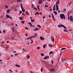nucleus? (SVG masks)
Here are the masks:
<instances>
[{"label": "nucleus", "instance_id": "obj_1", "mask_svg": "<svg viewBox=\"0 0 73 73\" xmlns=\"http://www.w3.org/2000/svg\"><path fill=\"white\" fill-rule=\"evenodd\" d=\"M56 10L57 11H58L59 10V9H58V5H57V4H60V1L58 0V2H56Z\"/></svg>", "mask_w": 73, "mask_h": 73}, {"label": "nucleus", "instance_id": "obj_2", "mask_svg": "<svg viewBox=\"0 0 73 73\" xmlns=\"http://www.w3.org/2000/svg\"><path fill=\"white\" fill-rule=\"evenodd\" d=\"M60 17L61 19H65V15L64 14H61L60 15Z\"/></svg>", "mask_w": 73, "mask_h": 73}, {"label": "nucleus", "instance_id": "obj_3", "mask_svg": "<svg viewBox=\"0 0 73 73\" xmlns=\"http://www.w3.org/2000/svg\"><path fill=\"white\" fill-rule=\"evenodd\" d=\"M20 6L21 9H22V12H25V9H24V8H23V5H22V3L21 4Z\"/></svg>", "mask_w": 73, "mask_h": 73}, {"label": "nucleus", "instance_id": "obj_4", "mask_svg": "<svg viewBox=\"0 0 73 73\" xmlns=\"http://www.w3.org/2000/svg\"><path fill=\"white\" fill-rule=\"evenodd\" d=\"M70 20L71 22H72L73 21V16H72V15H71L70 16Z\"/></svg>", "mask_w": 73, "mask_h": 73}, {"label": "nucleus", "instance_id": "obj_5", "mask_svg": "<svg viewBox=\"0 0 73 73\" xmlns=\"http://www.w3.org/2000/svg\"><path fill=\"white\" fill-rule=\"evenodd\" d=\"M51 39L52 42H54V38L53 36H51Z\"/></svg>", "mask_w": 73, "mask_h": 73}, {"label": "nucleus", "instance_id": "obj_6", "mask_svg": "<svg viewBox=\"0 0 73 73\" xmlns=\"http://www.w3.org/2000/svg\"><path fill=\"white\" fill-rule=\"evenodd\" d=\"M40 38L41 40H44L45 39L44 37H42V36H40Z\"/></svg>", "mask_w": 73, "mask_h": 73}, {"label": "nucleus", "instance_id": "obj_7", "mask_svg": "<svg viewBox=\"0 0 73 73\" xmlns=\"http://www.w3.org/2000/svg\"><path fill=\"white\" fill-rule=\"evenodd\" d=\"M63 26V25H58V27L59 28H61V27H62Z\"/></svg>", "mask_w": 73, "mask_h": 73}, {"label": "nucleus", "instance_id": "obj_8", "mask_svg": "<svg viewBox=\"0 0 73 73\" xmlns=\"http://www.w3.org/2000/svg\"><path fill=\"white\" fill-rule=\"evenodd\" d=\"M42 3V0H39V2H38V4H41Z\"/></svg>", "mask_w": 73, "mask_h": 73}, {"label": "nucleus", "instance_id": "obj_9", "mask_svg": "<svg viewBox=\"0 0 73 73\" xmlns=\"http://www.w3.org/2000/svg\"><path fill=\"white\" fill-rule=\"evenodd\" d=\"M50 70L51 72H54V71H55V68H51Z\"/></svg>", "mask_w": 73, "mask_h": 73}, {"label": "nucleus", "instance_id": "obj_10", "mask_svg": "<svg viewBox=\"0 0 73 73\" xmlns=\"http://www.w3.org/2000/svg\"><path fill=\"white\" fill-rule=\"evenodd\" d=\"M31 22H35V21L34 20L32 19V17H31Z\"/></svg>", "mask_w": 73, "mask_h": 73}, {"label": "nucleus", "instance_id": "obj_11", "mask_svg": "<svg viewBox=\"0 0 73 73\" xmlns=\"http://www.w3.org/2000/svg\"><path fill=\"white\" fill-rule=\"evenodd\" d=\"M26 14L27 15H30V14L29 13V12H28V11L26 12Z\"/></svg>", "mask_w": 73, "mask_h": 73}, {"label": "nucleus", "instance_id": "obj_12", "mask_svg": "<svg viewBox=\"0 0 73 73\" xmlns=\"http://www.w3.org/2000/svg\"><path fill=\"white\" fill-rule=\"evenodd\" d=\"M39 15L40 14V13H38V12H36V13H35V16H36V15Z\"/></svg>", "mask_w": 73, "mask_h": 73}, {"label": "nucleus", "instance_id": "obj_13", "mask_svg": "<svg viewBox=\"0 0 73 73\" xmlns=\"http://www.w3.org/2000/svg\"><path fill=\"white\" fill-rule=\"evenodd\" d=\"M46 44H44L43 45V48H45L46 47Z\"/></svg>", "mask_w": 73, "mask_h": 73}, {"label": "nucleus", "instance_id": "obj_14", "mask_svg": "<svg viewBox=\"0 0 73 73\" xmlns=\"http://www.w3.org/2000/svg\"><path fill=\"white\" fill-rule=\"evenodd\" d=\"M35 36H32L33 38V37H36L37 35V34H35Z\"/></svg>", "mask_w": 73, "mask_h": 73}, {"label": "nucleus", "instance_id": "obj_15", "mask_svg": "<svg viewBox=\"0 0 73 73\" xmlns=\"http://www.w3.org/2000/svg\"><path fill=\"white\" fill-rule=\"evenodd\" d=\"M9 15H6V17H7V19H8V18H9Z\"/></svg>", "mask_w": 73, "mask_h": 73}, {"label": "nucleus", "instance_id": "obj_16", "mask_svg": "<svg viewBox=\"0 0 73 73\" xmlns=\"http://www.w3.org/2000/svg\"><path fill=\"white\" fill-rule=\"evenodd\" d=\"M7 12L8 13H9V12H10V10H9V9H8L7 10Z\"/></svg>", "mask_w": 73, "mask_h": 73}, {"label": "nucleus", "instance_id": "obj_17", "mask_svg": "<svg viewBox=\"0 0 73 73\" xmlns=\"http://www.w3.org/2000/svg\"><path fill=\"white\" fill-rule=\"evenodd\" d=\"M14 31H15V28H14V27H13L12 28V32H14Z\"/></svg>", "mask_w": 73, "mask_h": 73}, {"label": "nucleus", "instance_id": "obj_18", "mask_svg": "<svg viewBox=\"0 0 73 73\" xmlns=\"http://www.w3.org/2000/svg\"><path fill=\"white\" fill-rule=\"evenodd\" d=\"M48 46H49L50 47H52V44H48Z\"/></svg>", "mask_w": 73, "mask_h": 73}, {"label": "nucleus", "instance_id": "obj_19", "mask_svg": "<svg viewBox=\"0 0 73 73\" xmlns=\"http://www.w3.org/2000/svg\"><path fill=\"white\" fill-rule=\"evenodd\" d=\"M33 38V37H32V36H30L29 37H28L27 38V39H30V38Z\"/></svg>", "mask_w": 73, "mask_h": 73}, {"label": "nucleus", "instance_id": "obj_20", "mask_svg": "<svg viewBox=\"0 0 73 73\" xmlns=\"http://www.w3.org/2000/svg\"><path fill=\"white\" fill-rule=\"evenodd\" d=\"M14 11H15V12H17V9H15L14 10Z\"/></svg>", "mask_w": 73, "mask_h": 73}, {"label": "nucleus", "instance_id": "obj_21", "mask_svg": "<svg viewBox=\"0 0 73 73\" xmlns=\"http://www.w3.org/2000/svg\"><path fill=\"white\" fill-rule=\"evenodd\" d=\"M17 67H19V68H20V66L19 65H15Z\"/></svg>", "mask_w": 73, "mask_h": 73}, {"label": "nucleus", "instance_id": "obj_22", "mask_svg": "<svg viewBox=\"0 0 73 73\" xmlns=\"http://www.w3.org/2000/svg\"><path fill=\"white\" fill-rule=\"evenodd\" d=\"M54 13H55V15H56L57 14V13L56 11H54L53 12Z\"/></svg>", "mask_w": 73, "mask_h": 73}, {"label": "nucleus", "instance_id": "obj_23", "mask_svg": "<svg viewBox=\"0 0 73 73\" xmlns=\"http://www.w3.org/2000/svg\"><path fill=\"white\" fill-rule=\"evenodd\" d=\"M53 52H52L51 51L49 52V54H53Z\"/></svg>", "mask_w": 73, "mask_h": 73}, {"label": "nucleus", "instance_id": "obj_24", "mask_svg": "<svg viewBox=\"0 0 73 73\" xmlns=\"http://www.w3.org/2000/svg\"><path fill=\"white\" fill-rule=\"evenodd\" d=\"M19 19H20V20H23V17H19Z\"/></svg>", "mask_w": 73, "mask_h": 73}, {"label": "nucleus", "instance_id": "obj_25", "mask_svg": "<svg viewBox=\"0 0 73 73\" xmlns=\"http://www.w3.org/2000/svg\"><path fill=\"white\" fill-rule=\"evenodd\" d=\"M37 26V27H39L40 28H41V26H40V25H38Z\"/></svg>", "mask_w": 73, "mask_h": 73}, {"label": "nucleus", "instance_id": "obj_26", "mask_svg": "<svg viewBox=\"0 0 73 73\" xmlns=\"http://www.w3.org/2000/svg\"><path fill=\"white\" fill-rule=\"evenodd\" d=\"M34 7V5L33 4H32L31 6V8H33Z\"/></svg>", "mask_w": 73, "mask_h": 73}, {"label": "nucleus", "instance_id": "obj_27", "mask_svg": "<svg viewBox=\"0 0 73 73\" xmlns=\"http://www.w3.org/2000/svg\"><path fill=\"white\" fill-rule=\"evenodd\" d=\"M17 2H20V1H22L21 0H17Z\"/></svg>", "mask_w": 73, "mask_h": 73}, {"label": "nucleus", "instance_id": "obj_28", "mask_svg": "<svg viewBox=\"0 0 73 73\" xmlns=\"http://www.w3.org/2000/svg\"><path fill=\"white\" fill-rule=\"evenodd\" d=\"M21 22L22 23L24 24L25 23V21H21Z\"/></svg>", "mask_w": 73, "mask_h": 73}, {"label": "nucleus", "instance_id": "obj_29", "mask_svg": "<svg viewBox=\"0 0 73 73\" xmlns=\"http://www.w3.org/2000/svg\"><path fill=\"white\" fill-rule=\"evenodd\" d=\"M62 27H63V28H65V29H66V27H65V26H64V25H63Z\"/></svg>", "mask_w": 73, "mask_h": 73}, {"label": "nucleus", "instance_id": "obj_30", "mask_svg": "<svg viewBox=\"0 0 73 73\" xmlns=\"http://www.w3.org/2000/svg\"><path fill=\"white\" fill-rule=\"evenodd\" d=\"M66 49V48H62V50H64Z\"/></svg>", "mask_w": 73, "mask_h": 73}, {"label": "nucleus", "instance_id": "obj_31", "mask_svg": "<svg viewBox=\"0 0 73 73\" xmlns=\"http://www.w3.org/2000/svg\"><path fill=\"white\" fill-rule=\"evenodd\" d=\"M5 7L6 8H8V6H7V5H5Z\"/></svg>", "mask_w": 73, "mask_h": 73}, {"label": "nucleus", "instance_id": "obj_32", "mask_svg": "<svg viewBox=\"0 0 73 73\" xmlns=\"http://www.w3.org/2000/svg\"><path fill=\"white\" fill-rule=\"evenodd\" d=\"M46 58H47V57H46V56L45 57H44V60H46Z\"/></svg>", "mask_w": 73, "mask_h": 73}, {"label": "nucleus", "instance_id": "obj_33", "mask_svg": "<svg viewBox=\"0 0 73 73\" xmlns=\"http://www.w3.org/2000/svg\"><path fill=\"white\" fill-rule=\"evenodd\" d=\"M41 55L42 56H44V54H43V53H41Z\"/></svg>", "mask_w": 73, "mask_h": 73}, {"label": "nucleus", "instance_id": "obj_34", "mask_svg": "<svg viewBox=\"0 0 73 73\" xmlns=\"http://www.w3.org/2000/svg\"><path fill=\"white\" fill-rule=\"evenodd\" d=\"M35 29L36 31H38V29L37 28H35Z\"/></svg>", "mask_w": 73, "mask_h": 73}, {"label": "nucleus", "instance_id": "obj_35", "mask_svg": "<svg viewBox=\"0 0 73 73\" xmlns=\"http://www.w3.org/2000/svg\"><path fill=\"white\" fill-rule=\"evenodd\" d=\"M64 31L65 32H67V30L65 29H64Z\"/></svg>", "mask_w": 73, "mask_h": 73}, {"label": "nucleus", "instance_id": "obj_36", "mask_svg": "<svg viewBox=\"0 0 73 73\" xmlns=\"http://www.w3.org/2000/svg\"><path fill=\"white\" fill-rule=\"evenodd\" d=\"M27 57L28 58V59L29 58V55H27Z\"/></svg>", "mask_w": 73, "mask_h": 73}, {"label": "nucleus", "instance_id": "obj_37", "mask_svg": "<svg viewBox=\"0 0 73 73\" xmlns=\"http://www.w3.org/2000/svg\"><path fill=\"white\" fill-rule=\"evenodd\" d=\"M45 7H49V6H48V5H45Z\"/></svg>", "mask_w": 73, "mask_h": 73}, {"label": "nucleus", "instance_id": "obj_38", "mask_svg": "<svg viewBox=\"0 0 73 73\" xmlns=\"http://www.w3.org/2000/svg\"><path fill=\"white\" fill-rule=\"evenodd\" d=\"M9 19H11V20H12V17H11L10 16H9Z\"/></svg>", "mask_w": 73, "mask_h": 73}, {"label": "nucleus", "instance_id": "obj_39", "mask_svg": "<svg viewBox=\"0 0 73 73\" xmlns=\"http://www.w3.org/2000/svg\"><path fill=\"white\" fill-rule=\"evenodd\" d=\"M23 50H24V51H25V52H26V50H25V49H24V48H23Z\"/></svg>", "mask_w": 73, "mask_h": 73}, {"label": "nucleus", "instance_id": "obj_40", "mask_svg": "<svg viewBox=\"0 0 73 73\" xmlns=\"http://www.w3.org/2000/svg\"><path fill=\"white\" fill-rule=\"evenodd\" d=\"M53 60H51V63H52V64H53Z\"/></svg>", "mask_w": 73, "mask_h": 73}, {"label": "nucleus", "instance_id": "obj_41", "mask_svg": "<svg viewBox=\"0 0 73 73\" xmlns=\"http://www.w3.org/2000/svg\"><path fill=\"white\" fill-rule=\"evenodd\" d=\"M4 42H4V41H3L1 42V43L2 44H4Z\"/></svg>", "mask_w": 73, "mask_h": 73}, {"label": "nucleus", "instance_id": "obj_42", "mask_svg": "<svg viewBox=\"0 0 73 73\" xmlns=\"http://www.w3.org/2000/svg\"><path fill=\"white\" fill-rule=\"evenodd\" d=\"M25 29H27V30H28V28L27 27H25Z\"/></svg>", "mask_w": 73, "mask_h": 73}, {"label": "nucleus", "instance_id": "obj_43", "mask_svg": "<svg viewBox=\"0 0 73 73\" xmlns=\"http://www.w3.org/2000/svg\"><path fill=\"white\" fill-rule=\"evenodd\" d=\"M43 70V68H42V69H41V72H42Z\"/></svg>", "mask_w": 73, "mask_h": 73}, {"label": "nucleus", "instance_id": "obj_44", "mask_svg": "<svg viewBox=\"0 0 73 73\" xmlns=\"http://www.w3.org/2000/svg\"><path fill=\"white\" fill-rule=\"evenodd\" d=\"M15 56H17V55H18V54H17V53L15 54Z\"/></svg>", "mask_w": 73, "mask_h": 73}, {"label": "nucleus", "instance_id": "obj_45", "mask_svg": "<svg viewBox=\"0 0 73 73\" xmlns=\"http://www.w3.org/2000/svg\"><path fill=\"white\" fill-rule=\"evenodd\" d=\"M37 48L38 49H40V47H38Z\"/></svg>", "mask_w": 73, "mask_h": 73}, {"label": "nucleus", "instance_id": "obj_46", "mask_svg": "<svg viewBox=\"0 0 73 73\" xmlns=\"http://www.w3.org/2000/svg\"><path fill=\"white\" fill-rule=\"evenodd\" d=\"M63 11H64V12H65V11H66V9H63Z\"/></svg>", "mask_w": 73, "mask_h": 73}, {"label": "nucleus", "instance_id": "obj_47", "mask_svg": "<svg viewBox=\"0 0 73 73\" xmlns=\"http://www.w3.org/2000/svg\"><path fill=\"white\" fill-rule=\"evenodd\" d=\"M19 13H22V11H20L19 12Z\"/></svg>", "mask_w": 73, "mask_h": 73}, {"label": "nucleus", "instance_id": "obj_48", "mask_svg": "<svg viewBox=\"0 0 73 73\" xmlns=\"http://www.w3.org/2000/svg\"><path fill=\"white\" fill-rule=\"evenodd\" d=\"M29 25H30V26H31V27H32V23H31V24Z\"/></svg>", "mask_w": 73, "mask_h": 73}, {"label": "nucleus", "instance_id": "obj_49", "mask_svg": "<svg viewBox=\"0 0 73 73\" xmlns=\"http://www.w3.org/2000/svg\"><path fill=\"white\" fill-rule=\"evenodd\" d=\"M3 33H5V30H3Z\"/></svg>", "mask_w": 73, "mask_h": 73}, {"label": "nucleus", "instance_id": "obj_50", "mask_svg": "<svg viewBox=\"0 0 73 73\" xmlns=\"http://www.w3.org/2000/svg\"><path fill=\"white\" fill-rule=\"evenodd\" d=\"M52 18L54 19V15L53 14H52Z\"/></svg>", "mask_w": 73, "mask_h": 73}, {"label": "nucleus", "instance_id": "obj_51", "mask_svg": "<svg viewBox=\"0 0 73 73\" xmlns=\"http://www.w3.org/2000/svg\"><path fill=\"white\" fill-rule=\"evenodd\" d=\"M28 24H29V25H30L31 24V23L30 22L29 23H28Z\"/></svg>", "mask_w": 73, "mask_h": 73}, {"label": "nucleus", "instance_id": "obj_52", "mask_svg": "<svg viewBox=\"0 0 73 73\" xmlns=\"http://www.w3.org/2000/svg\"><path fill=\"white\" fill-rule=\"evenodd\" d=\"M37 7L38 9H39V11H40V9H39V7L38 6Z\"/></svg>", "mask_w": 73, "mask_h": 73}, {"label": "nucleus", "instance_id": "obj_53", "mask_svg": "<svg viewBox=\"0 0 73 73\" xmlns=\"http://www.w3.org/2000/svg\"><path fill=\"white\" fill-rule=\"evenodd\" d=\"M55 8H54V7H53V10H54V11H55Z\"/></svg>", "mask_w": 73, "mask_h": 73}, {"label": "nucleus", "instance_id": "obj_54", "mask_svg": "<svg viewBox=\"0 0 73 73\" xmlns=\"http://www.w3.org/2000/svg\"><path fill=\"white\" fill-rule=\"evenodd\" d=\"M68 20H69V17H68Z\"/></svg>", "mask_w": 73, "mask_h": 73}, {"label": "nucleus", "instance_id": "obj_55", "mask_svg": "<svg viewBox=\"0 0 73 73\" xmlns=\"http://www.w3.org/2000/svg\"><path fill=\"white\" fill-rule=\"evenodd\" d=\"M68 17H69V14H67Z\"/></svg>", "mask_w": 73, "mask_h": 73}, {"label": "nucleus", "instance_id": "obj_56", "mask_svg": "<svg viewBox=\"0 0 73 73\" xmlns=\"http://www.w3.org/2000/svg\"><path fill=\"white\" fill-rule=\"evenodd\" d=\"M51 17V16L50 15V14H49V17Z\"/></svg>", "mask_w": 73, "mask_h": 73}, {"label": "nucleus", "instance_id": "obj_57", "mask_svg": "<svg viewBox=\"0 0 73 73\" xmlns=\"http://www.w3.org/2000/svg\"><path fill=\"white\" fill-rule=\"evenodd\" d=\"M49 58V56H47V59H48V58Z\"/></svg>", "mask_w": 73, "mask_h": 73}, {"label": "nucleus", "instance_id": "obj_58", "mask_svg": "<svg viewBox=\"0 0 73 73\" xmlns=\"http://www.w3.org/2000/svg\"><path fill=\"white\" fill-rule=\"evenodd\" d=\"M30 40H31V41H33V39H31V38Z\"/></svg>", "mask_w": 73, "mask_h": 73}, {"label": "nucleus", "instance_id": "obj_59", "mask_svg": "<svg viewBox=\"0 0 73 73\" xmlns=\"http://www.w3.org/2000/svg\"><path fill=\"white\" fill-rule=\"evenodd\" d=\"M25 35L26 36H28V35L27 34H26Z\"/></svg>", "mask_w": 73, "mask_h": 73}, {"label": "nucleus", "instance_id": "obj_60", "mask_svg": "<svg viewBox=\"0 0 73 73\" xmlns=\"http://www.w3.org/2000/svg\"><path fill=\"white\" fill-rule=\"evenodd\" d=\"M55 7H56V5H54L53 8H55Z\"/></svg>", "mask_w": 73, "mask_h": 73}, {"label": "nucleus", "instance_id": "obj_61", "mask_svg": "<svg viewBox=\"0 0 73 73\" xmlns=\"http://www.w3.org/2000/svg\"><path fill=\"white\" fill-rule=\"evenodd\" d=\"M51 0H47V1H51Z\"/></svg>", "mask_w": 73, "mask_h": 73}, {"label": "nucleus", "instance_id": "obj_62", "mask_svg": "<svg viewBox=\"0 0 73 73\" xmlns=\"http://www.w3.org/2000/svg\"><path fill=\"white\" fill-rule=\"evenodd\" d=\"M43 19H45V16H44V17H43Z\"/></svg>", "mask_w": 73, "mask_h": 73}, {"label": "nucleus", "instance_id": "obj_63", "mask_svg": "<svg viewBox=\"0 0 73 73\" xmlns=\"http://www.w3.org/2000/svg\"><path fill=\"white\" fill-rule=\"evenodd\" d=\"M33 41H32V42H31V44H32L33 43Z\"/></svg>", "mask_w": 73, "mask_h": 73}, {"label": "nucleus", "instance_id": "obj_64", "mask_svg": "<svg viewBox=\"0 0 73 73\" xmlns=\"http://www.w3.org/2000/svg\"><path fill=\"white\" fill-rule=\"evenodd\" d=\"M12 39H14V37H12Z\"/></svg>", "mask_w": 73, "mask_h": 73}]
</instances>
